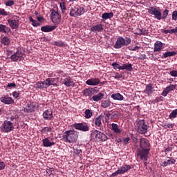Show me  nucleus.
Segmentation results:
<instances>
[{"label":"nucleus","mask_w":177,"mask_h":177,"mask_svg":"<svg viewBox=\"0 0 177 177\" xmlns=\"http://www.w3.org/2000/svg\"><path fill=\"white\" fill-rule=\"evenodd\" d=\"M115 80H120V78H122V75H120L118 73H116L115 75L113 76Z\"/></svg>","instance_id":"62"},{"label":"nucleus","mask_w":177,"mask_h":177,"mask_svg":"<svg viewBox=\"0 0 177 177\" xmlns=\"http://www.w3.org/2000/svg\"><path fill=\"white\" fill-rule=\"evenodd\" d=\"M111 106V102L109 100H102L101 101V107L103 109H107Z\"/></svg>","instance_id":"31"},{"label":"nucleus","mask_w":177,"mask_h":177,"mask_svg":"<svg viewBox=\"0 0 177 177\" xmlns=\"http://www.w3.org/2000/svg\"><path fill=\"white\" fill-rule=\"evenodd\" d=\"M90 30L92 32H100L104 30L103 25H102V24H97L95 26H92Z\"/></svg>","instance_id":"20"},{"label":"nucleus","mask_w":177,"mask_h":177,"mask_svg":"<svg viewBox=\"0 0 177 177\" xmlns=\"http://www.w3.org/2000/svg\"><path fill=\"white\" fill-rule=\"evenodd\" d=\"M8 23L12 28V30H16V28H19V19H8Z\"/></svg>","instance_id":"15"},{"label":"nucleus","mask_w":177,"mask_h":177,"mask_svg":"<svg viewBox=\"0 0 177 177\" xmlns=\"http://www.w3.org/2000/svg\"><path fill=\"white\" fill-rule=\"evenodd\" d=\"M118 175H121V173H120V171L118 169L115 172L113 173L110 177H115L117 176Z\"/></svg>","instance_id":"59"},{"label":"nucleus","mask_w":177,"mask_h":177,"mask_svg":"<svg viewBox=\"0 0 177 177\" xmlns=\"http://www.w3.org/2000/svg\"><path fill=\"white\" fill-rule=\"evenodd\" d=\"M154 92V88H153V84L151 83H149L147 84L145 89L144 90V93L146 95H151Z\"/></svg>","instance_id":"19"},{"label":"nucleus","mask_w":177,"mask_h":177,"mask_svg":"<svg viewBox=\"0 0 177 177\" xmlns=\"http://www.w3.org/2000/svg\"><path fill=\"white\" fill-rule=\"evenodd\" d=\"M50 20L52 23H54L55 26H57L60 24V21H62V15L59 13V11L55 10V9L50 10Z\"/></svg>","instance_id":"6"},{"label":"nucleus","mask_w":177,"mask_h":177,"mask_svg":"<svg viewBox=\"0 0 177 177\" xmlns=\"http://www.w3.org/2000/svg\"><path fill=\"white\" fill-rule=\"evenodd\" d=\"M0 129L4 133H9V132H12L15 129V126L13 125V122L10 120H4L0 127Z\"/></svg>","instance_id":"5"},{"label":"nucleus","mask_w":177,"mask_h":177,"mask_svg":"<svg viewBox=\"0 0 177 177\" xmlns=\"http://www.w3.org/2000/svg\"><path fill=\"white\" fill-rule=\"evenodd\" d=\"M169 118L172 120V118H176L177 117V109L175 110H173L171 113L169 115Z\"/></svg>","instance_id":"41"},{"label":"nucleus","mask_w":177,"mask_h":177,"mask_svg":"<svg viewBox=\"0 0 177 177\" xmlns=\"http://www.w3.org/2000/svg\"><path fill=\"white\" fill-rule=\"evenodd\" d=\"M95 136V139H100V140H102V142H106V140H107V139H109L107 138L106 136H105L104 133L97 131V130H95L93 132Z\"/></svg>","instance_id":"13"},{"label":"nucleus","mask_w":177,"mask_h":177,"mask_svg":"<svg viewBox=\"0 0 177 177\" xmlns=\"http://www.w3.org/2000/svg\"><path fill=\"white\" fill-rule=\"evenodd\" d=\"M111 125V129L112 131H113V132L115 133H116L117 135H118L122 132V129H121V127L120 126H118V124H117L115 123H112Z\"/></svg>","instance_id":"18"},{"label":"nucleus","mask_w":177,"mask_h":177,"mask_svg":"<svg viewBox=\"0 0 177 177\" xmlns=\"http://www.w3.org/2000/svg\"><path fill=\"white\" fill-rule=\"evenodd\" d=\"M81 153H82V150L80 148H76L74 149V154L75 156H80V154H81Z\"/></svg>","instance_id":"48"},{"label":"nucleus","mask_w":177,"mask_h":177,"mask_svg":"<svg viewBox=\"0 0 177 177\" xmlns=\"http://www.w3.org/2000/svg\"><path fill=\"white\" fill-rule=\"evenodd\" d=\"M112 67L114 68V70H117V68H118L119 70H122V66L118 64L117 62L113 63Z\"/></svg>","instance_id":"47"},{"label":"nucleus","mask_w":177,"mask_h":177,"mask_svg":"<svg viewBox=\"0 0 177 177\" xmlns=\"http://www.w3.org/2000/svg\"><path fill=\"white\" fill-rule=\"evenodd\" d=\"M7 88H16V83H8L7 85Z\"/></svg>","instance_id":"58"},{"label":"nucleus","mask_w":177,"mask_h":177,"mask_svg":"<svg viewBox=\"0 0 177 177\" xmlns=\"http://www.w3.org/2000/svg\"><path fill=\"white\" fill-rule=\"evenodd\" d=\"M0 100L4 104H15V100L12 97H9V95H3L1 97Z\"/></svg>","instance_id":"12"},{"label":"nucleus","mask_w":177,"mask_h":177,"mask_svg":"<svg viewBox=\"0 0 177 177\" xmlns=\"http://www.w3.org/2000/svg\"><path fill=\"white\" fill-rule=\"evenodd\" d=\"M35 88H36V89H44V88H45V86L44 85L43 82H37L35 84Z\"/></svg>","instance_id":"38"},{"label":"nucleus","mask_w":177,"mask_h":177,"mask_svg":"<svg viewBox=\"0 0 177 177\" xmlns=\"http://www.w3.org/2000/svg\"><path fill=\"white\" fill-rule=\"evenodd\" d=\"M169 13V10H165L163 11V14L161 13V20H165L167 19V17H168V15Z\"/></svg>","instance_id":"39"},{"label":"nucleus","mask_w":177,"mask_h":177,"mask_svg":"<svg viewBox=\"0 0 177 177\" xmlns=\"http://www.w3.org/2000/svg\"><path fill=\"white\" fill-rule=\"evenodd\" d=\"M0 32L8 35L10 32V28L6 26V25L0 24Z\"/></svg>","instance_id":"27"},{"label":"nucleus","mask_w":177,"mask_h":177,"mask_svg":"<svg viewBox=\"0 0 177 177\" xmlns=\"http://www.w3.org/2000/svg\"><path fill=\"white\" fill-rule=\"evenodd\" d=\"M172 20H174L175 21H177V11L175 10L172 13Z\"/></svg>","instance_id":"55"},{"label":"nucleus","mask_w":177,"mask_h":177,"mask_svg":"<svg viewBox=\"0 0 177 177\" xmlns=\"http://www.w3.org/2000/svg\"><path fill=\"white\" fill-rule=\"evenodd\" d=\"M32 26H33V27H38V26H39V23H38L37 20H35L33 22H32Z\"/></svg>","instance_id":"64"},{"label":"nucleus","mask_w":177,"mask_h":177,"mask_svg":"<svg viewBox=\"0 0 177 177\" xmlns=\"http://www.w3.org/2000/svg\"><path fill=\"white\" fill-rule=\"evenodd\" d=\"M104 97V94L102 93H99L98 94L93 95L92 97V100H93V102H100V100H102V99H103Z\"/></svg>","instance_id":"29"},{"label":"nucleus","mask_w":177,"mask_h":177,"mask_svg":"<svg viewBox=\"0 0 177 177\" xmlns=\"http://www.w3.org/2000/svg\"><path fill=\"white\" fill-rule=\"evenodd\" d=\"M20 96V92L19 91H13L12 92V97L14 99H17Z\"/></svg>","instance_id":"51"},{"label":"nucleus","mask_w":177,"mask_h":177,"mask_svg":"<svg viewBox=\"0 0 177 177\" xmlns=\"http://www.w3.org/2000/svg\"><path fill=\"white\" fill-rule=\"evenodd\" d=\"M86 84L91 86H96L100 84V80L99 78H91L86 80Z\"/></svg>","instance_id":"16"},{"label":"nucleus","mask_w":177,"mask_h":177,"mask_svg":"<svg viewBox=\"0 0 177 177\" xmlns=\"http://www.w3.org/2000/svg\"><path fill=\"white\" fill-rule=\"evenodd\" d=\"M169 158L167 161L162 162V167H168V165H174L176 162V160L172 157H167Z\"/></svg>","instance_id":"22"},{"label":"nucleus","mask_w":177,"mask_h":177,"mask_svg":"<svg viewBox=\"0 0 177 177\" xmlns=\"http://www.w3.org/2000/svg\"><path fill=\"white\" fill-rule=\"evenodd\" d=\"M6 118V121H10V122H12V121L15 120V118H19V116L17 115H15V116L13 115L8 116Z\"/></svg>","instance_id":"46"},{"label":"nucleus","mask_w":177,"mask_h":177,"mask_svg":"<svg viewBox=\"0 0 177 177\" xmlns=\"http://www.w3.org/2000/svg\"><path fill=\"white\" fill-rule=\"evenodd\" d=\"M0 16H8V12L3 8H0Z\"/></svg>","instance_id":"49"},{"label":"nucleus","mask_w":177,"mask_h":177,"mask_svg":"<svg viewBox=\"0 0 177 177\" xmlns=\"http://www.w3.org/2000/svg\"><path fill=\"white\" fill-rule=\"evenodd\" d=\"M64 85L66 86H73L74 85V80L71 77H68L64 79Z\"/></svg>","instance_id":"25"},{"label":"nucleus","mask_w":177,"mask_h":177,"mask_svg":"<svg viewBox=\"0 0 177 177\" xmlns=\"http://www.w3.org/2000/svg\"><path fill=\"white\" fill-rule=\"evenodd\" d=\"M169 75H171V77H177V71H171L169 73Z\"/></svg>","instance_id":"56"},{"label":"nucleus","mask_w":177,"mask_h":177,"mask_svg":"<svg viewBox=\"0 0 177 177\" xmlns=\"http://www.w3.org/2000/svg\"><path fill=\"white\" fill-rule=\"evenodd\" d=\"M5 162H0V171H3L5 169Z\"/></svg>","instance_id":"60"},{"label":"nucleus","mask_w":177,"mask_h":177,"mask_svg":"<svg viewBox=\"0 0 177 177\" xmlns=\"http://www.w3.org/2000/svg\"><path fill=\"white\" fill-rule=\"evenodd\" d=\"M162 49V42L160 41H156L154 44L153 52H160Z\"/></svg>","instance_id":"28"},{"label":"nucleus","mask_w":177,"mask_h":177,"mask_svg":"<svg viewBox=\"0 0 177 177\" xmlns=\"http://www.w3.org/2000/svg\"><path fill=\"white\" fill-rule=\"evenodd\" d=\"M163 127L165 128V129H167V128L172 129L174 128V124L167 123V124H165Z\"/></svg>","instance_id":"53"},{"label":"nucleus","mask_w":177,"mask_h":177,"mask_svg":"<svg viewBox=\"0 0 177 177\" xmlns=\"http://www.w3.org/2000/svg\"><path fill=\"white\" fill-rule=\"evenodd\" d=\"M84 13L85 8L80 6H75L71 7L69 15L71 17H77V16H82Z\"/></svg>","instance_id":"4"},{"label":"nucleus","mask_w":177,"mask_h":177,"mask_svg":"<svg viewBox=\"0 0 177 177\" xmlns=\"http://www.w3.org/2000/svg\"><path fill=\"white\" fill-rule=\"evenodd\" d=\"M43 118L46 121H50L53 118V111L52 109H47L43 113Z\"/></svg>","instance_id":"14"},{"label":"nucleus","mask_w":177,"mask_h":177,"mask_svg":"<svg viewBox=\"0 0 177 177\" xmlns=\"http://www.w3.org/2000/svg\"><path fill=\"white\" fill-rule=\"evenodd\" d=\"M59 6L62 10V13H66V10H67V8H66V3H60Z\"/></svg>","instance_id":"42"},{"label":"nucleus","mask_w":177,"mask_h":177,"mask_svg":"<svg viewBox=\"0 0 177 177\" xmlns=\"http://www.w3.org/2000/svg\"><path fill=\"white\" fill-rule=\"evenodd\" d=\"M55 139L52 137H47L42 140V143L44 147H52V146H55Z\"/></svg>","instance_id":"10"},{"label":"nucleus","mask_w":177,"mask_h":177,"mask_svg":"<svg viewBox=\"0 0 177 177\" xmlns=\"http://www.w3.org/2000/svg\"><path fill=\"white\" fill-rule=\"evenodd\" d=\"M122 70H126V71H132V70H133V68L132 67V64H124L122 66Z\"/></svg>","instance_id":"35"},{"label":"nucleus","mask_w":177,"mask_h":177,"mask_svg":"<svg viewBox=\"0 0 177 177\" xmlns=\"http://www.w3.org/2000/svg\"><path fill=\"white\" fill-rule=\"evenodd\" d=\"M136 35H149V30H146V28H137L136 32H135Z\"/></svg>","instance_id":"23"},{"label":"nucleus","mask_w":177,"mask_h":177,"mask_svg":"<svg viewBox=\"0 0 177 177\" xmlns=\"http://www.w3.org/2000/svg\"><path fill=\"white\" fill-rule=\"evenodd\" d=\"M52 128L50 127H44L41 130V133H46L47 132H51Z\"/></svg>","instance_id":"45"},{"label":"nucleus","mask_w":177,"mask_h":177,"mask_svg":"<svg viewBox=\"0 0 177 177\" xmlns=\"http://www.w3.org/2000/svg\"><path fill=\"white\" fill-rule=\"evenodd\" d=\"M6 6H13L15 5V1L9 0L5 3Z\"/></svg>","instance_id":"52"},{"label":"nucleus","mask_w":177,"mask_h":177,"mask_svg":"<svg viewBox=\"0 0 177 177\" xmlns=\"http://www.w3.org/2000/svg\"><path fill=\"white\" fill-rule=\"evenodd\" d=\"M155 102L156 103H160V102H162V96L156 97Z\"/></svg>","instance_id":"61"},{"label":"nucleus","mask_w":177,"mask_h":177,"mask_svg":"<svg viewBox=\"0 0 177 177\" xmlns=\"http://www.w3.org/2000/svg\"><path fill=\"white\" fill-rule=\"evenodd\" d=\"M131 42V39L130 37H125V39L123 37H119L113 45V48L115 49H121V48H123V46H128V45H130Z\"/></svg>","instance_id":"3"},{"label":"nucleus","mask_w":177,"mask_h":177,"mask_svg":"<svg viewBox=\"0 0 177 177\" xmlns=\"http://www.w3.org/2000/svg\"><path fill=\"white\" fill-rule=\"evenodd\" d=\"M62 139L68 143H74L78 139V132L75 130H68L64 133Z\"/></svg>","instance_id":"2"},{"label":"nucleus","mask_w":177,"mask_h":177,"mask_svg":"<svg viewBox=\"0 0 177 177\" xmlns=\"http://www.w3.org/2000/svg\"><path fill=\"white\" fill-rule=\"evenodd\" d=\"M43 84L44 85V88H48L50 86V80L47 78L45 81L43 82Z\"/></svg>","instance_id":"44"},{"label":"nucleus","mask_w":177,"mask_h":177,"mask_svg":"<svg viewBox=\"0 0 177 177\" xmlns=\"http://www.w3.org/2000/svg\"><path fill=\"white\" fill-rule=\"evenodd\" d=\"M113 16H114V13H113V12H105L102 14V19H103V20H107V19H111Z\"/></svg>","instance_id":"36"},{"label":"nucleus","mask_w":177,"mask_h":177,"mask_svg":"<svg viewBox=\"0 0 177 177\" xmlns=\"http://www.w3.org/2000/svg\"><path fill=\"white\" fill-rule=\"evenodd\" d=\"M57 28V26H50V25H46L44 26H42L41 28V30L43 31V32H50L53 31V30H56Z\"/></svg>","instance_id":"17"},{"label":"nucleus","mask_w":177,"mask_h":177,"mask_svg":"<svg viewBox=\"0 0 177 177\" xmlns=\"http://www.w3.org/2000/svg\"><path fill=\"white\" fill-rule=\"evenodd\" d=\"M48 80H50V86L53 85V86H58L57 82L59 80L57 78L50 77V78H48Z\"/></svg>","instance_id":"37"},{"label":"nucleus","mask_w":177,"mask_h":177,"mask_svg":"<svg viewBox=\"0 0 177 177\" xmlns=\"http://www.w3.org/2000/svg\"><path fill=\"white\" fill-rule=\"evenodd\" d=\"M169 92V90L167 88V87H166L162 92V96H167Z\"/></svg>","instance_id":"50"},{"label":"nucleus","mask_w":177,"mask_h":177,"mask_svg":"<svg viewBox=\"0 0 177 177\" xmlns=\"http://www.w3.org/2000/svg\"><path fill=\"white\" fill-rule=\"evenodd\" d=\"M10 39L8 37V36H4L3 37L1 38V44L4 45V46H9L10 45Z\"/></svg>","instance_id":"26"},{"label":"nucleus","mask_w":177,"mask_h":177,"mask_svg":"<svg viewBox=\"0 0 177 177\" xmlns=\"http://www.w3.org/2000/svg\"><path fill=\"white\" fill-rule=\"evenodd\" d=\"M131 139L133 143H138V136H132Z\"/></svg>","instance_id":"63"},{"label":"nucleus","mask_w":177,"mask_h":177,"mask_svg":"<svg viewBox=\"0 0 177 177\" xmlns=\"http://www.w3.org/2000/svg\"><path fill=\"white\" fill-rule=\"evenodd\" d=\"M171 56H176V52L167 51V52L163 53L162 59H167V57H171Z\"/></svg>","instance_id":"34"},{"label":"nucleus","mask_w":177,"mask_h":177,"mask_svg":"<svg viewBox=\"0 0 177 177\" xmlns=\"http://www.w3.org/2000/svg\"><path fill=\"white\" fill-rule=\"evenodd\" d=\"M140 147L141 149L138 150L137 156H140L142 161H147L149 153H150V143L149 142V140L145 138H140Z\"/></svg>","instance_id":"1"},{"label":"nucleus","mask_w":177,"mask_h":177,"mask_svg":"<svg viewBox=\"0 0 177 177\" xmlns=\"http://www.w3.org/2000/svg\"><path fill=\"white\" fill-rule=\"evenodd\" d=\"M132 167L129 165H124L118 169L119 172L120 173V175L124 174H126V172H128L129 169H131Z\"/></svg>","instance_id":"21"},{"label":"nucleus","mask_w":177,"mask_h":177,"mask_svg":"<svg viewBox=\"0 0 177 177\" xmlns=\"http://www.w3.org/2000/svg\"><path fill=\"white\" fill-rule=\"evenodd\" d=\"M53 45L55 46H61L63 47L64 46V42L62 41H55L53 42Z\"/></svg>","instance_id":"43"},{"label":"nucleus","mask_w":177,"mask_h":177,"mask_svg":"<svg viewBox=\"0 0 177 177\" xmlns=\"http://www.w3.org/2000/svg\"><path fill=\"white\" fill-rule=\"evenodd\" d=\"M84 114H85V118H91V117H92L93 113H92V111H91L90 109H86L84 111Z\"/></svg>","instance_id":"40"},{"label":"nucleus","mask_w":177,"mask_h":177,"mask_svg":"<svg viewBox=\"0 0 177 177\" xmlns=\"http://www.w3.org/2000/svg\"><path fill=\"white\" fill-rule=\"evenodd\" d=\"M147 10L148 13L154 16L155 19H156L157 20H161V9H160L159 7L156 8L150 6L149 7V8H147Z\"/></svg>","instance_id":"7"},{"label":"nucleus","mask_w":177,"mask_h":177,"mask_svg":"<svg viewBox=\"0 0 177 177\" xmlns=\"http://www.w3.org/2000/svg\"><path fill=\"white\" fill-rule=\"evenodd\" d=\"M34 111H35V106L34 104H28V106L24 108L25 113H34Z\"/></svg>","instance_id":"24"},{"label":"nucleus","mask_w":177,"mask_h":177,"mask_svg":"<svg viewBox=\"0 0 177 177\" xmlns=\"http://www.w3.org/2000/svg\"><path fill=\"white\" fill-rule=\"evenodd\" d=\"M73 128L77 129V131H82V132H88L89 131V126L88 124L84 123H75L72 124Z\"/></svg>","instance_id":"9"},{"label":"nucleus","mask_w":177,"mask_h":177,"mask_svg":"<svg viewBox=\"0 0 177 177\" xmlns=\"http://www.w3.org/2000/svg\"><path fill=\"white\" fill-rule=\"evenodd\" d=\"M137 128L138 133L141 135H145L147 133V129H149V126L145 122V120H139L137 123Z\"/></svg>","instance_id":"8"},{"label":"nucleus","mask_w":177,"mask_h":177,"mask_svg":"<svg viewBox=\"0 0 177 177\" xmlns=\"http://www.w3.org/2000/svg\"><path fill=\"white\" fill-rule=\"evenodd\" d=\"M23 52L20 50H17L15 53L10 56V59L12 62H20L23 59Z\"/></svg>","instance_id":"11"},{"label":"nucleus","mask_w":177,"mask_h":177,"mask_svg":"<svg viewBox=\"0 0 177 177\" xmlns=\"http://www.w3.org/2000/svg\"><path fill=\"white\" fill-rule=\"evenodd\" d=\"M111 97L113 99V100H119V101L124 100V96L121 95V93H120L112 94Z\"/></svg>","instance_id":"30"},{"label":"nucleus","mask_w":177,"mask_h":177,"mask_svg":"<svg viewBox=\"0 0 177 177\" xmlns=\"http://www.w3.org/2000/svg\"><path fill=\"white\" fill-rule=\"evenodd\" d=\"M167 88L171 92V91H174V89L176 88V85L170 84Z\"/></svg>","instance_id":"54"},{"label":"nucleus","mask_w":177,"mask_h":177,"mask_svg":"<svg viewBox=\"0 0 177 177\" xmlns=\"http://www.w3.org/2000/svg\"><path fill=\"white\" fill-rule=\"evenodd\" d=\"M53 171H55V169H53V168L46 169V174L47 175H49L50 174H52L53 172Z\"/></svg>","instance_id":"57"},{"label":"nucleus","mask_w":177,"mask_h":177,"mask_svg":"<svg viewBox=\"0 0 177 177\" xmlns=\"http://www.w3.org/2000/svg\"><path fill=\"white\" fill-rule=\"evenodd\" d=\"M93 88H85L82 92V95H84V96H92L93 95Z\"/></svg>","instance_id":"32"},{"label":"nucleus","mask_w":177,"mask_h":177,"mask_svg":"<svg viewBox=\"0 0 177 177\" xmlns=\"http://www.w3.org/2000/svg\"><path fill=\"white\" fill-rule=\"evenodd\" d=\"M95 124L97 129L102 128V116H98L95 120Z\"/></svg>","instance_id":"33"}]
</instances>
